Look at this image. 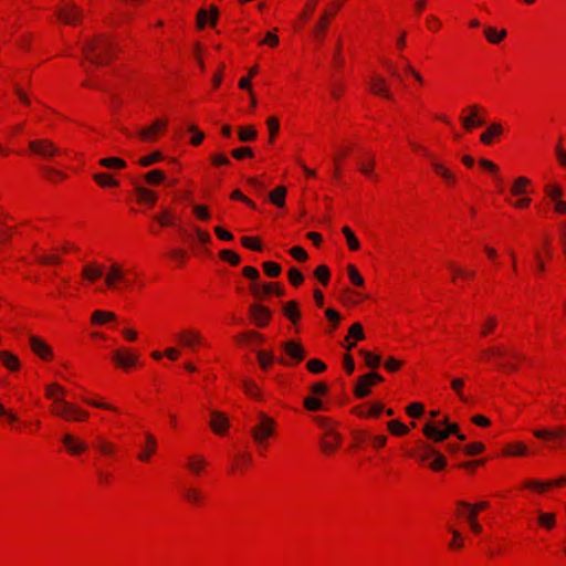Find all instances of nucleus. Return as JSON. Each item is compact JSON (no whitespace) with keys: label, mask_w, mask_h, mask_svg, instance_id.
<instances>
[{"label":"nucleus","mask_w":566,"mask_h":566,"mask_svg":"<svg viewBox=\"0 0 566 566\" xmlns=\"http://www.w3.org/2000/svg\"><path fill=\"white\" fill-rule=\"evenodd\" d=\"M66 389L60 384L51 382L44 388V396L52 401V405H60L65 400Z\"/></svg>","instance_id":"obj_29"},{"label":"nucleus","mask_w":566,"mask_h":566,"mask_svg":"<svg viewBox=\"0 0 566 566\" xmlns=\"http://www.w3.org/2000/svg\"><path fill=\"white\" fill-rule=\"evenodd\" d=\"M219 10L217 7L211 6L208 10L200 9L196 17V28L198 31H203L208 27H214L218 20Z\"/></svg>","instance_id":"obj_18"},{"label":"nucleus","mask_w":566,"mask_h":566,"mask_svg":"<svg viewBox=\"0 0 566 566\" xmlns=\"http://www.w3.org/2000/svg\"><path fill=\"white\" fill-rule=\"evenodd\" d=\"M528 453L527 446L521 441L509 443L503 449V454L506 457H526Z\"/></svg>","instance_id":"obj_43"},{"label":"nucleus","mask_w":566,"mask_h":566,"mask_svg":"<svg viewBox=\"0 0 566 566\" xmlns=\"http://www.w3.org/2000/svg\"><path fill=\"white\" fill-rule=\"evenodd\" d=\"M455 514L461 517H465V514H473L474 517L478 518L479 514L482 511H485L490 507V503L488 501H480L475 504H470L464 501L457 502Z\"/></svg>","instance_id":"obj_24"},{"label":"nucleus","mask_w":566,"mask_h":566,"mask_svg":"<svg viewBox=\"0 0 566 566\" xmlns=\"http://www.w3.org/2000/svg\"><path fill=\"white\" fill-rule=\"evenodd\" d=\"M80 275L83 285H93L105 276V265L98 261H87L82 265Z\"/></svg>","instance_id":"obj_11"},{"label":"nucleus","mask_w":566,"mask_h":566,"mask_svg":"<svg viewBox=\"0 0 566 566\" xmlns=\"http://www.w3.org/2000/svg\"><path fill=\"white\" fill-rule=\"evenodd\" d=\"M251 293L255 298H264L270 294H276L277 296L284 295V289L279 283L269 282L264 284L252 283L250 286Z\"/></svg>","instance_id":"obj_21"},{"label":"nucleus","mask_w":566,"mask_h":566,"mask_svg":"<svg viewBox=\"0 0 566 566\" xmlns=\"http://www.w3.org/2000/svg\"><path fill=\"white\" fill-rule=\"evenodd\" d=\"M520 359L518 355L510 347L504 345H496L493 347H489L483 349L479 355V360L483 363H489L493 359Z\"/></svg>","instance_id":"obj_13"},{"label":"nucleus","mask_w":566,"mask_h":566,"mask_svg":"<svg viewBox=\"0 0 566 566\" xmlns=\"http://www.w3.org/2000/svg\"><path fill=\"white\" fill-rule=\"evenodd\" d=\"M522 490L532 491L538 495H544L549 491L548 480L526 479L521 484Z\"/></svg>","instance_id":"obj_37"},{"label":"nucleus","mask_w":566,"mask_h":566,"mask_svg":"<svg viewBox=\"0 0 566 566\" xmlns=\"http://www.w3.org/2000/svg\"><path fill=\"white\" fill-rule=\"evenodd\" d=\"M532 186V180L525 176H520L515 178L510 188V193L513 197H521L530 193V187Z\"/></svg>","instance_id":"obj_35"},{"label":"nucleus","mask_w":566,"mask_h":566,"mask_svg":"<svg viewBox=\"0 0 566 566\" xmlns=\"http://www.w3.org/2000/svg\"><path fill=\"white\" fill-rule=\"evenodd\" d=\"M256 358L261 369L264 371H268L274 361L284 366H292V364L283 357L275 359L274 354L270 350H258Z\"/></svg>","instance_id":"obj_27"},{"label":"nucleus","mask_w":566,"mask_h":566,"mask_svg":"<svg viewBox=\"0 0 566 566\" xmlns=\"http://www.w3.org/2000/svg\"><path fill=\"white\" fill-rule=\"evenodd\" d=\"M104 285L106 290L113 292L133 290L135 287L142 289L144 286L137 271L126 269L123 263L114 260L105 266Z\"/></svg>","instance_id":"obj_1"},{"label":"nucleus","mask_w":566,"mask_h":566,"mask_svg":"<svg viewBox=\"0 0 566 566\" xmlns=\"http://www.w3.org/2000/svg\"><path fill=\"white\" fill-rule=\"evenodd\" d=\"M29 346L32 353L44 361H52L54 359L53 348L40 336H29Z\"/></svg>","instance_id":"obj_16"},{"label":"nucleus","mask_w":566,"mask_h":566,"mask_svg":"<svg viewBox=\"0 0 566 566\" xmlns=\"http://www.w3.org/2000/svg\"><path fill=\"white\" fill-rule=\"evenodd\" d=\"M219 258L224 261V262H228L230 263L231 265L235 266L240 263L241 261V258L240 255L232 251V250H228V249H223L219 252Z\"/></svg>","instance_id":"obj_63"},{"label":"nucleus","mask_w":566,"mask_h":566,"mask_svg":"<svg viewBox=\"0 0 566 566\" xmlns=\"http://www.w3.org/2000/svg\"><path fill=\"white\" fill-rule=\"evenodd\" d=\"M169 258L176 262L178 268H181L186 264L188 260V253L184 249L176 248L169 252Z\"/></svg>","instance_id":"obj_60"},{"label":"nucleus","mask_w":566,"mask_h":566,"mask_svg":"<svg viewBox=\"0 0 566 566\" xmlns=\"http://www.w3.org/2000/svg\"><path fill=\"white\" fill-rule=\"evenodd\" d=\"M368 87L370 92L386 99H391L392 94L390 86L384 76L379 74H371L368 81Z\"/></svg>","instance_id":"obj_19"},{"label":"nucleus","mask_w":566,"mask_h":566,"mask_svg":"<svg viewBox=\"0 0 566 566\" xmlns=\"http://www.w3.org/2000/svg\"><path fill=\"white\" fill-rule=\"evenodd\" d=\"M558 242L560 244L563 254L566 259V220H562L557 226Z\"/></svg>","instance_id":"obj_64"},{"label":"nucleus","mask_w":566,"mask_h":566,"mask_svg":"<svg viewBox=\"0 0 566 566\" xmlns=\"http://www.w3.org/2000/svg\"><path fill=\"white\" fill-rule=\"evenodd\" d=\"M208 465L207 460L201 454H190L187 457L185 468L196 476L205 473Z\"/></svg>","instance_id":"obj_26"},{"label":"nucleus","mask_w":566,"mask_h":566,"mask_svg":"<svg viewBox=\"0 0 566 566\" xmlns=\"http://www.w3.org/2000/svg\"><path fill=\"white\" fill-rule=\"evenodd\" d=\"M359 354L364 358V361L369 368H377L380 365L381 357L373 352L360 349Z\"/></svg>","instance_id":"obj_57"},{"label":"nucleus","mask_w":566,"mask_h":566,"mask_svg":"<svg viewBox=\"0 0 566 566\" xmlns=\"http://www.w3.org/2000/svg\"><path fill=\"white\" fill-rule=\"evenodd\" d=\"M209 426L214 434L226 436L230 427L229 418L221 411L212 410L210 412Z\"/></svg>","instance_id":"obj_23"},{"label":"nucleus","mask_w":566,"mask_h":566,"mask_svg":"<svg viewBox=\"0 0 566 566\" xmlns=\"http://www.w3.org/2000/svg\"><path fill=\"white\" fill-rule=\"evenodd\" d=\"M430 166L433 174L441 179L447 188H455L459 184L458 175L443 161L433 156H429Z\"/></svg>","instance_id":"obj_10"},{"label":"nucleus","mask_w":566,"mask_h":566,"mask_svg":"<svg viewBox=\"0 0 566 566\" xmlns=\"http://www.w3.org/2000/svg\"><path fill=\"white\" fill-rule=\"evenodd\" d=\"M534 437L544 440H563L566 438V427L558 426L554 429H534L532 431Z\"/></svg>","instance_id":"obj_31"},{"label":"nucleus","mask_w":566,"mask_h":566,"mask_svg":"<svg viewBox=\"0 0 566 566\" xmlns=\"http://www.w3.org/2000/svg\"><path fill=\"white\" fill-rule=\"evenodd\" d=\"M537 523L544 530L552 531L556 526V515L554 513L541 512L537 517Z\"/></svg>","instance_id":"obj_49"},{"label":"nucleus","mask_w":566,"mask_h":566,"mask_svg":"<svg viewBox=\"0 0 566 566\" xmlns=\"http://www.w3.org/2000/svg\"><path fill=\"white\" fill-rule=\"evenodd\" d=\"M387 428L394 436H406L409 432V428L401 421L395 419L387 423Z\"/></svg>","instance_id":"obj_58"},{"label":"nucleus","mask_w":566,"mask_h":566,"mask_svg":"<svg viewBox=\"0 0 566 566\" xmlns=\"http://www.w3.org/2000/svg\"><path fill=\"white\" fill-rule=\"evenodd\" d=\"M449 270L454 284H458L459 281H472L475 277L474 270L462 268L453 262L449 263Z\"/></svg>","instance_id":"obj_32"},{"label":"nucleus","mask_w":566,"mask_h":566,"mask_svg":"<svg viewBox=\"0 0 566 566\" xmlns=\"http://www.w3.org/2000/svg\"><path fill=\"white\" fill-rule=\"evenodd\" d=\"M504 128L501 123L495 122L490 124L486 129L480 135L481 144L485 146H491L497 140H500L503 135Z\"/></svg>","instance_id":"obj_25"},{"label":"nucleus","mask_w":566,"mask_h":566,"mask_svg":"<svg viewBox=\"0 0 566 566\" xmlns=\"http://www.w3.org/2000/svg\"><path fill=\"white\" fill-rule=\"evenodd\" d=\"M286 193L287 190L284 186H277L270 192L269 199L275 207L283 208L285 206Z\"/></svg>","instance_id":"obj_47"},{"label":"nucleus","mask_w":566,"mask_h":566,"mask_svg":"<svg viewBox=\"0 0 566 566\" xmlns=\"http://www.w3.org/2000/svg\"><path fill=\"white\" fill-rule=\"evenodd\" d=\"M0 363L11 373H15L21 368L19 357L10 350H0Z\"/></svg>","instance_id":"obj_38"},{"label":"nucleus","mask_w":566,"mask_h":566,"mask_svg":"<svg viewBox=\"0 0 566 566\" xmlns=\"http://www.w3.org/2000/svg\"><path fill=\"white\" fill-rule=\"evenodd\" d=\"M144 179L150 186H158L164 182L166 175L159 169H154L145 174Z\"/></svg>","instance_id":"obj_56"},{"label":"nucleus","mask_w":566,"mask_h":566,"mask_svg":"<svg viewBox=\"0 0 566 566\" xmlns=\"http://www.w3.org/2000/svg\"><path fill=\"white\" fill-rule=\"evenodd\" d=\"M156 220L161 227H171L175 224L176 216L172 210L165 209L156 216Z\"/></svg>","instance_id":"obj_55"},{"label":"nucleus","mask_w":566,"mask_h":566,"mask_svg":"<svg viewBox=\"0 0 566 566\" xmlns=\"http://www.w3.org/2000/svg\"><path fill=\"white\" fill-rule=\"evenodd\" d=\"M43 177L52 184H59L65 180L67 176L61 170L46 167L43 169Z\"/></svg>","instance_id":"obj_51"},{"label":"nucleus","mask_w":566,"mask_h":566,"mask_svg":"<svg viewBox=\"0 0 566 566\" xmlns=\"http://www.w3.org/2000/svg\"><path fill=\"white\" fill-rule=\"evenodd\" d=\"M117 318L116 314L109 311L95 310L91 314V324L96 326L106 325Z\"/></svg>","instance_id":"obj_40"},{"label":"nucleus","mask_w":566,"mask_h":566,"mask_svg":"<svg viewBox=\"0 0 566 566\" xmlns=\"http://www.w3.org/2000/svg\"><path fill=\"white\" fill-rule=\"evenodd\" d=\"M95 448L104 457H115L118 451V447L114 442L102 436L96 438Z\"/></svg>","instance_id":"obj_39"},{"label":"nucleus","mask_w":566,"mask_h":566,"mask_svg":"<svg viewBox=\"0 0 566 566\" xmlns=\"http://www.w3.org/2000/svg\"><path fill=\"white\" fill-rule=\"evenodd\" d=\"M422 433L427 439L433 442H441L449 438L446 429H440L432 422H428L423 426Z\"/></svg>","instance_id":"obj_36"},{"label":"nucleus","mask_w":566,"mask_h":566,"mask_svg":"<svg viewBox=\"0 0 566 566\" xmlns=\"http://www.w3.org/2000/svg\"><path fill=\"white\" fill-rule=\"evenodd\" d=\"M143 437L144 441L138 447L139 452L136 458L143 463H148L157 451L158 442L156 437L149 431L144 432Z\"/></svg>","instance_id":"obj_15"},{"label":"nucleus","mask_w":566,"mask_h":566,"mask_svg":"<svg viewBox=\"0 0 566 566\" xmlns=\"http://www.w3.org/2000/svg\"><path fill=\"white\" fill-rule=\"evenodd\" d=\"M346 271L348 274V279L353 285L357 287H361L365 284V280L363 275L359 273L358 269L354 264H348L346 266Z\"/></svg>","instance_id":"obj_53"},{"label":"nucleus","mask_w":566,"mask_h":566,"mask_svg":"<svg viewBox=\"0 0 566 566\" xmlns=\"http://www.w3.org/2000/svg\"><path fill=\"white\" fill-rule=\"evenodd\" d=\"M82 50L84 60L94 65L109 63L117 53V49L109 38H87Z\"/></svg>","instance_id":"obj_2"},{"label":"nucleus","mask_w":566,"mask_h":566,"mask_svg":"<svg viewBox=\"0 0 566 566\" xmlns=\"http://www.w3.org/2000/svg\"><path fill=\"white\" fill-rule=\"evenodd\" d=\"M55 17L64 25L77 27L84 20V10L75 2L65 1L56 9Z\"/></svg>","instance_id":"obj_6"},{"label":"nucleus","mask_w":566,"mask_h":566,"mask_svg":"<svg viewBox=\"0 0 566 566\" xmlns=\"http://www.w3.org/2000/svg\"><path fill=\"white\" fill-rule=\"evenodd\" d=\"M81 400L83 403H85L90 407L96 408V409L106 410V411H109V412H113L116 415H119L122 412L117 406H115L111 402L104 401L102 399H98L97 397H95L93 395L82 396Z\"/></svg>","instance_id":"obj_30"},{"label":"nucleus","mask_w":566,"mask_h":566,"mask_svg":"<svg viewBox=\"0 0 566 566\" xmlns=\"http://www.w3.org/2000/svg\"><path fill=\"white\" fill-rule=\"evenodd\" d=\"M35 261L42 265H56L60 263V258L52 253H36Z\"/></svg>","instance_id":"obj_61"},{"label":"nucleus","mask_w":566,"mask_h":566,"mask_svg":"<svg viewBox=\"0 0 566 566\" xmlns=\"http://www.w3.org/2000/svg\"><path fill=\"white\" fill-rule=\"evenodd\" d=\"M62 444L67 451V453L73 457L81 455L88 448L87 443L83 439L75 437L71 433H65L62 437Z\"/></svg>","instance_id":"obj_22"},{"label":"nucleus","mask_w":566,"mask_h":566,"mask_svg":"<svg viewBox=\"0 0 566 566\" xmlns=\"http://www.w3.org/2000/svg\"><path fill=\"white\" fill-rule=\"evenodd\" d=\"M176 343L188 349L190 353H197L200 348L207 347L208 343L202 333L195 327H184L175 335Z\"/></svg>","instance_id":"obj_5"},{"label":"nucleus","mask_w":566,"mask_h":566,"mask_svg":"<svg viewBox=\"0 0 566 566\" xmlns=\"http://www.w3.org/2000/svg\"><path fill=\"white\" fill-rule=\"evenodd\" d=\"M98 165L103 168L109 170H122L127 167V164L124 159L119 157H105L98 160Z\"/></svg>","instance_id":"obj_46"},{"label":"nucleus","mask_w":566,"mask_h":566,"mask_svg":"<svg viewBox=\"0 0 566 566\" xmlns=\"http://www.w3.org/2000/svg\"><path fill=\"white\" fill-rule=\"evenodd\" d=\"M135 192H136L137 200L140 203H149V205L154 206L158 199V196L154 190L148 189L143 186H137L135 188Z\"/></svg>","instance_id":"obj_44"},{"label":"nucleus","mask_w":566,"mask_h":566,"mask_svg":"<svg viewBox=\"0 0 566 566\" xmlns=\"http://www.w3.org/2000/svg\"><path fill=\"white\" fill-rule=\"evenodd\" d=\"M112 360L116 367L126 373L143 366V363L139 360V355L127 347L115 349L112 353Z\"/></svg>","instance_id":"obj_9"},{"label":"nucleus","mask_w":566,"mask_h":566,"mask_svg":"<svg viewBox=\"0 0 566 566\" xmlns=\"http://www.w3.org/2000/svg\"><path fill=\"white\" fill-rule=\"evenodd\" d=\"M449 532L452 535L451 541L448 544L450 551H461L465 544L464 535L453 527H449Z\"/></svg>","instance_id":"obj_48"},{"label":"nucleus","mask_w":566,"mask_h":566,"mask_svg":"<svg viewBox=\"0 0 566 566\" xmlns=\"http://www.w3.org/2000/svg\"><path fill=\"white\" fill-rule=\"evenodd\" d=\"M376 158L374 155L363 156L358 161L359 171L373 181L378 180V176L374 172Z\"/></svg>","instance_id":"obj_34"},{"label":"nucleus","mask_w":566,"mask_h":566,"mask_svg":"<svg viewBox=\"0 0 566 566\" xmlns=\"http://www.w3.org/2000/svg\"><path fill=\"white\" fill-rule=\"evenodd\" d=\"M277 422L273 417L264 412L258 413V421L251 427L250 433L260 455L269 449V441L275 436Z\"/></svg>","instance_id":"obj_3"},{"label":"nucleus","mask_w":566,"mask_h":566,"mask_svg":"<svg viewBox=\"0 0 566 566\" xmlns=\"http://www.w3.org/2000/svg\"><path fill=\"white\" fill-rule=\"evenodd\" d=\"M29 149L45 159L60 156L62 150L49 139H36L29 143Z\"/></svg>","instance_id":"obj_14"},{"label":"nucleus","mask_w":566,"mask_h":566,"mask_svg":"<svg viewBox=\"0 0 566 566\" xmlns=\"http://www.w3.org/2000/svg\"><path fill=\"white\" fill-rule=\"evenodd\" d=\"M258 136V132L254 126H241L239 127L238 137L242 143L253 142Z\"/></svg>","instance_id":"obj_52"},{"label":"nucleus","mask_w":566,"mask_h":566,"mask_svg":"<svg viewBox=\"0 0 566 566\" xmlns=\"http://www.w3.org/2000/svg\"><path fill=\"white\" fill-rule=\"evenodd\" d=\"M342 233L344 234L346 239L347 247L350 251H357L360 248V242L355 235L354 231L345 226L342 228Z\"/></svg>","instance_id":"obj_50"},{"label":"nucleus","mask_w":566,"mask_h":566,"mask_svg":"<svg viewBox=\"0 0 566 566\" xmlns=\"http://www.w3.org/2000/svg\"><path fill=\"white\" fill-rule=\"evenodd\" d=\"M250 315L254 324L259 327H265L271 319V311L260 304H253L250 306Z\"/></svg>","instance_id":"obj_28"},{"label":"nucleus","mask_w":566,"mask_h":566,"mask_svg":"<svg viewBox=\"0 0 566 566\" xmlns=\"http://www.w3.org/2000/svg\"><path fill=\"white\" fill-rule=\"evenodd\" d=\"M266 127L269 130V143L273 144L276 139V136L280 132V120L276 116H270L266 119Z\"/></svg>","instance_id":"obj_54"},{"label":"nucleus","mask_w":566,"mask_h":566,"mask_svg":"<svg viewBox=\"0 0 566 566\" xmlns=\"http://www.w3.org/2000/svg\"><path fill=\"white\" fill-rule=\"evenodd\" d=\"M382 381L384 377L376 371H370L363 376H359L354 389V395L357 398H365L370 394L373 386Z\"/></svg>","instance_id":"obj_12"},{"label":"nucleus","mask_w":566,"mask_h":566,"mask_svg":"<svg viewBox=\"0 0 566 566\" xmlns=\"http://www.w3.org/2000/svg\"><path fill=\"white\" fill-rule=\"evenodd\" d=\"M488 111L485 107L473 104L464 107L460 115V123L465 132H472L474 128L485 124Z\"/></svg>","instance_id":"obj_8"},{"label":"nucleus","mask_w":566,"mask_h":566,"mask_svg":"<svg viewBox=\"0 0 566 566\" xmlns=\"http://www.w3.org/2000/svg\"><path fill=\"white\" fill-rule=\"evenodd\" d=\"M282 312L284 316L291 321L293 324H297L301 319V312L298 308V303L296 301H289L284 304Z\"/></svg>","instance_id":"obj_45"},{"label":"nucleus","mask_w":566,"mask_h":566,"mask_svg":"<svg viewBox=\"0 0 566 566\" xmlns=\"http://www.w3.org/2000/svg\"><path fill=\"white\" fill-rule=\"evenodd\" d=\"M182 496L186 502L192 506H200L203 503V494L200 489L187 486L182 490Z\"/></svg>","instance_id":"obj_41"},{"label":"nucleus","mask_w":566,"mask_h":566,"mask_svg":"<svg viewBox=\"0 0 566 566\" xmlns=\"http://www.w3.org/2000/svg\"><path fill=\"white\" fill-rule=\"evenodd\" d=\"M314 276L322 285L326 286L331 280V271L328 266L322 264L314 270Z\"/></svg>","instance_id":"obj_62"},{"label":"nucleus","mask_w":566,"mask_h":566,"mask_svg":"<svg viewBox=\"0 0 566 566\" xmlns=\"http://www.w3.org/2000/svg\"><path fill=\"white\" fill-rule=\"evenodd\" d=\"M340 443V436L332 427H326L321 442L322 451L327 455H332L337 451Z\"/></svg>","instance_id":"obj_20"},{"label":"nucleus","mask_w":566,"mask_h":566,"mask_svg":"<svg viewBox=\"0 0 566 566\" xmlns=\"http://www.w3.org/2000/svg\"><path fill=\"white\" fill-rule=\"evenodd\" d=\"M168 126V119L158 118L151 125L142 128L138 133L139 139L147 143H153L165 133Z\"/></svg>","instance_id":"obj_17"},{"label":"nucleus","mask_w":566,"mask_h":566,"mask_svg":"<svg viewBox=\"0 0 566 566\" xmlns=\"http://www.w3.org/2000/svg\"><path fill=\"white\" fill-rule=\"evenodd\" d=\"M285 354L294 359V364L301 363L305 358L304 348L300 342L286 340L282 344Z\"/></svg>","instance_id":"obj_33"},{"label":"nucleus","mask_w":566,"mask_h":566,"mask_svg":"<svg viewBox=\"0 0 566 566\" xmlns=\"http://www.w3.org/2000/svg\"><path fill=\"white\" fill-rule=\"evenodd\" d=\"M543 192L547 206L552 207L554 213L558 216L566 214V201L563 199L565 191L562 185L555 181H547L543 187Z\"/></svg>","instance_id":"obj_7"},{"label":"nucleus","mask_w":566,"mask_h":566,"mask_svg":"<svg viewBox=\"0 0 566 566\" xmlns=\"http://www.w3.org/2000/svg\"><path fill=\"white\" fill-rule=\"evenodd\" d=\"M50 411L53 416L65 421L85 422L90 419V412L75 402L64 400L60 405H51Z\"/></svg>","instance_id":"obj_4"},{"label":"nucleus","mask_w":566,"mask_h":566,"mask_svg":"<svg viewBox=\"0 0 566 566\" xmlns=\"http://www.w3.org/2000/svg\"><path fill=\"white\" fill-rule=\"evenodd\" d=\"M251 458L247 454H239L235 457L231 467L232 473H242L244 469L250 464Z\"/></svg>","instance_id":"obj_59"},{"label":"nucleus","mask_w":566,"mask_h":566,"mask_svg":"<svg viewBox=\"0 0 566 566\" xmlns=\"http://www.w3.org/2000/svg\"><path fill=\"white\" fill-rule=\"evenodd\" d=\"M93 180L101 188H118L119 181L109 172H95Z\"/></svg>","instance_id":"obj_42"}]
</instances>
